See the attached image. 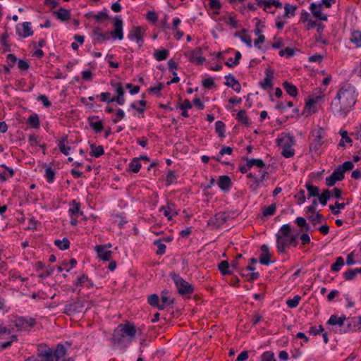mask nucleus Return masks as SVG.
I'll return each instance as SVG.
<instances>
[{
    "label": "nucleus",
    "mask_w": 361,
    "mask_h": 361,
    "mask_svg": "<svg viewBox=\"0 0 361 361\" xmlns=\"http://www.w3.org/2000/svg\"><path fill=\"white\" fill-rule=\"evenodd\" d=\"M54 13L56 15L57 18L62 21L68 20L70 17L69 11L63 8H60L57 11H54Z\"/></svg>",
    "instance_id": "c9c22d12"
},
{
    "label": "nucleus",
    "mask_w": 361,
    "mask_h": 361,
    "mask_svg": "<svg viewBox=\"0 0 361 361\" xmlns=\"http://www.w3.org/2000/svg\"><path fill=\"white\" fill-rule=\"evenodd\" d=\"M146 30L142 26H133L128 35V38L137 43L139 47L144 44V36Z\"/></svg>",
    "instance_id": "0eeeda50"
},
{
    "label": "nucleus",
    "mask_w": 361,
    "mask_h": 361,
    "mask_svg": "<svg viewBox=\"0 0 361 361\" xmlns=\"http://www.w3.org/2000/svg\"><path fill=\"white\" fill-rule=\"evenodd\" d=\"M232 82L233 83H231L230 82H225L224 84L228 87H232L234 91L239 93L241 90L240 83L235 79V78H232Z\"/></svg>",
    "instance_id": "de8ad7c7"
},
{
    "label": "nucleus",
    "mask_w": 361,
    "mask_h": 361,
    "mask_svg": "<svg viewBox=\"0 0 361 361\" xmlns=\"http://www.w3.org/2000/svg\"><path fill=\"white\" fill-rule=\"evenodd\" d=\"M297 9V6L286 4L284 6V18H290L295 16V11Z\"/></svg>",
    "instance_id": "79ce46f5"
},
{
    "label": "nucleus",
    "mask_w": 361,
    "mask_h": 361,
    "mask_svg": "<svg viewBox=\"0 0 361 361\" xmlns=\"http://www.w3.org/2000/svg\"><path fill=\"white\" fill-rule=\"evenodd\" d=\"M354 165L352 161H347L343 163L342 164L339 165L338 168L340 169L341 172H342L343 174L345 171H350L353 169Z\"/></svg>",
    "instance_id": "603ef678"
},
{
    "label": "nucleus",
    "mask_w": 361,
    "mask_h": 361,
    "mask_svg": "<svg viewBox=\"0 0 361 361\" xmlns=\"http://www.w3.org/2000/svg\"><path fill=\"white\" fill-rule=\"evenodd\" d=\"M351 42L357 47H361V32L354 31L352 34Z\"/></svg>",
    "instance_id": "864d4df0"
},
{
    "label": "nucleus",
    "mask_w": 361,
    "mask_h": 361,
    "mask_svg": "<svg viewBox=\"0 0 361 361\" xmlns=\"http://www.w3.org/2000/svg\"><path fill=\"white\" fill-rule=\"evenodd\" d=\"M110 92H102L99 95L100 100L102 102H104L106 103H111L115 102V100H113V97H111Z\"/></svg>",
    "instance_id": "0e129e2a"
},
{
    "label": "nucleus",
    "mask_w": 361,
    "mask_h": 361,
    "mask_svg": "<svg viewBox=\"0 0 361 361\" xmlns=\"http://www.w3.org/2000/svg\"><path fill=\"white\" fill-rule=\"evenodd\" d=\"M142 165L140 162V158L135 157L133 158L128 165L129 171L133 173H137Z\"/></svg>",
    "instance_id": "e433bc0d"
},
{
    "label": "nucleus",
    "mask_w": 361,
    "mask_h": 361,
    "mask_svg": "<svg viewBox=\"0 0 361 361\" xmlns=\"http://www.w3.org/2000/svg\"><path fill=\"white\" fill-rule=\"evenodd\" d=\"M236 119L238 120V122L241 123L245 126H248L250 124L249 121V118L246 115L245 110L239 111L236 116Z\"/></svg>",
    "instance_id": "4c0bfd02"
},
{
    "label": "nucleus",
    "mask_w": 361,
    "mask_h": 361,
    "mask_svg": "<svg viewBox=\"0 0 361 361\" xmlns=\"http://www.w3.org/2000/svg\"><path fill=\"white\" fill-rule=\"evenodd\" d=\"M227 221V216L224 212H219L211 217L208 221V225L216 228H220Z\"/></svg>",
    "instance_id": "f8f14e48"
},
{
    "label": "nucleus",
    "mask_w": 361,
    "mask_h": 361,
    "mask_svg": "<svg viewBox=\"0 0 361 361\" xmlns=\"http://www.w3.org/2000/svg\"><path fill=\"white\" fill-rule=\"evenodd\" d=\"M176 176L174 171H169L166 175L165 181L166 185H170L176 180Z\"/></svg>",
    "instance_id": "4d7b16f0"
},
{
    "label": "nucleus",
    "mask_w": 361,
    "mask_h": 361,
    "mask_svg": "<svg viewBox=\"0 0 361 361\" xmlns=\"http://www.w3.org/2000/svg\"><path fill=\"white\" fill-rule=\"evenodd\" d=\"M17 61H18V59L14 54H7L6 62H7V65H8L9 67L12 68L13 66H14V65L16 64Z\"/></svg>",
    "instance_id": "774afa93"
},
{
    "label": "nucleus",
    "mask_w": 361,
    "mask_h": 361,
    "mask_svg": "<svg viewBox=\"0 0 361 361\" xmlns=\"http://www.w3.org/2000/svg\"><path fill=\"white\" fill-rule=\"evenodd\" d=\"M310 9L313 16L319 20H327V16L322 13V4H317L312 3L310 6Z\"/></svg>",
    "instance_id": "6ab92c4d"
},
{
    "label": "nucleus",
    "mask_w": 361,
    "mask_h": 361,
    "mask_svg": "<svg viewBox=\"0 0 361 361\" xmlns=\"http://www.w3.org/2000/svg\"><path fill=\"white\" fill-rule=\"evenodd\" d=\"M345 178L344 174L337 167L331 175L326 178V184L328 187L334 186L337 181H341Z\"/></svg>",
    "instance_id": "ddd939ff"
},
{
    "label": "nucleus",
    "mask_w": 361,
    "mask_h": 361,
    "mask_svg": "<svg viewBox=\"0 0 361 361\" xmlns=\"http://www.w3.org/2000/svg\"><path fill=\"white\" fill-rule=\"evenodd\" d=\"M296 51L298 50L291 47H286L284 49L280 50L279 54L280 56H286V57L289 58L293 56Z\"/></svg>",
    "instance_id": "49530a36"
},
{
    "label": "nucleus",
    "mask_w": 361,
    "mask_h": 361,
    "mask_svg": "<svg viewBox=\"0 0 361 361\" xmlns=\"http://www.w3.org/2000/svg\"><path fill=\"white\" fill-rule=\"evenodd\" d=\"M93 33L97 36V38L95 39L96 42L101 43L110 39V32H106L103 33L102 30L99 27L94 28Z\"/></svg>",
    "instance_id": "393cba45"
},
{
    "label": "nucleus",
    "mask_w": 361,
    "mask_h": 361,
    "mask_svg": "<svg viewBox=\"0 0 361 361\" xmlns=\"http://www.w3.org/2000/svg\"><path fill=\"white\" fill-rule=\"evenodd\" d=\"M85 307L84 301H82L80 300H78L77 301L66 304L65 305L63 313L68 316L73 315L76 313H80L83 312V309Z\"/></svg>",
    "instance_id": "1a4fd4ad"
},
{
    "label": "nucleus",
    "mask_w": 361,
    "mask_h": 361,
    "mask_svg": "<svg viewBox=\"0 0 361 361\" xmlns=\"http://www.w3.org/2000/svg\"><path fill=\"white\" fill-rule=\"evenodd\" d=\"M86 281H89V278L86 274H82L76 279L73 282V285L77 286H83Z\"/></svg>",
    "instance_id": "bf43d9fd"
},
{
    "label": "nucleus",
    "mask_w": 361,
    "mask_h": 361,
    "mask_svg": "<svg viewBox=\"0 0 361 361\" xmlns=\"http://www.w3.org/2000/svg\"><path fill=\"white\" fill-rule=\"evenodd\" d=\"M44 269V271L42 272L40 274H39V278L44 279L51 276L53 274L54 268L49 265L47 267H45Z\"/></svg>",
    "instance_id": "e2e57ef3"
},
{
    "label": "nucleus",
    "mask_w": 361,
    "mask_h": 361,
    "mask_svg": "<svg viewBox=\"0 0 361 361\" xmlns=\"http://www.w3.org/2000/svg\"><path fill=\"white\" fill-rule=\"evenodd\" d=\"M154 245H157L158 249L156 254L158 255H162L166 252V245L163 243L162 240H156L154 241Z\"/></svg>",
    "instance_id": "09e8293b"
},
{
    "label": "nucleus",
    "mask_w": 361,
    "mask_h": 361,
    "mask_svg": "<svg viewBox=\"0 0 361 361\" xmlns=\"http://www.w3.org/2000/svg\"><path fill=\"white\" fill-rule=\"evenodd\" d=\"M87 19L90 21H110L111 18L109 16V15L106 12H99L97 14H93L92 13H90L85 15Z\"/></svg>",
    "instance_id": "aec40b11"
},
{
    "label": "nucleus",
    "mask_w": 361,
    "mask_h": 361,
    "mask_svg": "<svg viewBox=\"0 0 361 361\" xmlns=\"http://www.w3.org/2000/svg\"><path fill=\"white\" fill-rule=\"evenodd\" d=\"M265 73H266V76H265L264 80L261 81L259 82L260 87L264 90H267L268 88H271L273 86V84H272L273 72L269 69H267Z\"/></svg>",
    "instance_id": "5701e85b"
},
{
    "label": "nucleus",
    "mask_w": 361,
    "mask_h": 361,
    "mask_svg": "<svg viewBox=\"0 0 361 361\" xmlns=\"http://www.w3.org/2000/svg\"><path fill=\"white\" fill-rule=\"evenodd\" d=\"M159 211L164 212V215L167 217L169 221L172 219L171 214L174 215L178 214L177 212L173 209L169 205L161 207Z\"/></svg>",
    "instance_id": "a19ab883"
},
{
    "label": "nucleus",
    "mask_w": 361,
    "mask_h": 361,
    "mask_svg": "<svg viewBox=\"0 0 361 361\" xmlns=\"http://www.w3.org/2000/svg\"><path fill=\"white\" fill-rule=\"evenodd\" d=\"M170 276L173 281L179 295L183 297H190L193 293V286L187 282L179 274L171 272Z\"/></svg>",
    "instance_id": "7ed1b4c3"
},
{
    "label": "nucleus",
    "mask_w": 361,
    "mask_h": 361,
    "mask_svg": "<svg viewBox=\"0 0 361 361\" xmlns=\"http://www.w3.org/2000/svg\"><path fill=\"white\" fill-rule=\"evenodd\" d=\"M243 159L246 161L247 166L250 169L255 166L259 168H264L266 166L263 160L260 159H249L247 157H243Z\"/></svg>",
    "instance_id": "7c9ffc66"
},
{
    "label": "nucleus",
    "mask_w": 361,
    "mask_h": 361,
    "mask_svg": "<svg viewBox=\"0 0 361 361\" xmlns=\"http://www.w3.org/2000/svg\"><path fill=\"white\" fill-rule=\"evenodd\" d=\"M279 146L283 148L281 154L286 158H290L294 156L295 151L292 148L294 144V137L290 134L286 135L284 137L278 138L276 140Z\"/></svg>",
    "instance_id": "39448f33"
},
{
    "label": "nucleus",
    "mask_w": 361,
    "mask_h": 361,
    "mask_svg": "<svg viewBox=\"0 0 361 361\" xmlns=\"http://www.w3.org/2000/svg\"><path fill=\"white\" fill-rule=\"evenodd\" d=\"M169 51L167 49L157 50L153 54L154 57L159 61H164L167 59Z\"/></svg>",
    "instance_id": "ea45409f"
},
{
    "label": "nucleus",
    "mask_w": 361,
    "mask_h": 361,
    "mask_svg": "<svg viewBox=\"0 0 361 361\" xmlns=\"http://www.w3.org/2000/svg\"><path fill=\"white\" fill-rule=\"evenodd\" d=\"M280 232L282 233L281 235L286 237L289 236L290 234L291 226L289 224H283L280 228Z\"/></svg>",
    "instance_id": "69168bd1"
},
{
    "label": "nucleus",
    "mask_w": 361,
    "mask_h": 361,
    "mask_svg": "<svg viewBox=\"0 0 361 361\" xmlns=\"http://www.w3.org/2000/svg\"><path fill=\"white\" fill-rule=\"evenodd\" d=\"M299 233L295 235H290L289 236L283 237L280 234H276V247L280 253L285 252L286 247L289 245L296 246L298 244V238Z\"/></svg>",
    "instance_id": "423d86ee"
},
{
    "label": "nucleus",
    "mask_w": 361,
    "mask_h": 361,
    "mask_svg": "<svg viewBox=\"0 0 361 361\" xmlns=\"http://www.w3.org/2000/svg\"><path fill=\"white\" fill-rule=\"evenodd\" d=\"M324 130L322 128H318L312 130L310 135V152L319 154V150L324 143Z\"/></svg>",
    "instance_id": "20e7f679"
},
{
    "label": "nucleus",
    "mask_w": 361,
    "mask_h": 361,
    "mask_svg": "<svg viewBox=\"0 0 361 361\" xmlns=\"http://www.w3.org/2000/svg\"><path fill=\"white\" fill-rule=\"evenodd\" d=\"M26 123L33 128H39L40 122L38 115L37 114H32L27 118Z\"/></svg>",
    "instance_id": "473e14b6"
},
{
    "label": "nucleus",
    "mask_w": 361,
    "mask_h": 361,
    "mask_svg": "<svg viewBox=\"0 0 361 361\" xmlns=\"http://www.w3.org/2000/svg\"><path fill=\"white\" fill-rule=\"evenodd\" d=\"M137 333L136 326L133 323L127 322L121 324L116 327L111 338L114 345L121 349H126Z\"/></svg>",
    "instance_id": "f03ea898"
},
{
    "label": "nucleus",
    "mask_w": 361,
    "mask_h": 361,
    "mask_svg": "<svg viewBox=\"0 0 361 361\" xmlns=\"http://www.w3.org/2000/svg\"><path fill=\"white\" fill-rule=\"evenodd\" d=\"M66 353L65 346L59 343L56 345L54 350L51 348V356L49 361H58L59 358L62 357Z\"/></svg>",
    "instance_id": "a211bd4d"
},
{
    "label": "nucleus",
    "mask_w": 361,
    "mask_h": 361,
    "mask_svg": "<svg viewBox=\"0 0 361 361\" xmlns=\"http://www.w3.org/2000/svg\"><path fill=\"white\" fill-rule=\"evenodd\" d=\"M55 171L54 169H52L51 167H47L45 170V178H47V180L48 183H51L54 180L55 178Z\"/></svg>",
    "instance_id": "3c124183"
},
{
    "label": "nucleus",
    "mask_w": 361,
    "mask_h": 361,
    "mask_svg": "<svg viewBox=\"0 0 361 361\" xmlns=\"http://www.w3.org/2000/svg\"><path fill=\"white\" fill-rule=\"evenodd\" d=\"M259 173L261 174L260 178L255 177L254 182L250 185V188L253 190H257L259 186L260 183L263 182L265 179V176L267 174V172L266 171H259Z\"/></svg>",
    "instance_id": "c756f323"
},
{
    "label": "nucleus",
    "mask_w": 361,
    "mask_h": 361,
    "mask_svg": "<svg viewBox=\"0 0 361 361\" xmlns=\"http://www.w3.org/2000/svg\"><path fill=\"white\" fill-rule=\"evenodd\" d=\"M29 25L30 24L16 25V31L20 37L25 38L33 35V31Z\"/></svg>",
    "instance_id": "dca6fc26"
},
{
    "label": "nucleus",
    "mask_w": 361,
    "mask_h": 361,
    "mask_svg": "<svg viewBox=\"0 0 361 361\" xmlns=\"http://www.w3.org/2000/svg\"><path fill=\"white\" fill-rule=\"evenodd\" d=\"M38 357L39 358L32 357L33 361H49L51 356V348L44 344L38 345Z\"/></svg>",
    "instance_id": "9b49d317"
},
{
    "label": "nucleus",
    "mask_w": 361,
    "mask_h": 361,
    "mask_svg": "<svg viewBox=\"0 0 361 361\" xmlns=\"http://www.w3.org/2000/svg\"><path fill=\"white\" fill-rule=\"evenodd\" d=\"M114 29L110 32V37L122 40L123 39V24H114Z\"/></svg>",
    "instance_id": "a878e982"
},
{
    "label": "nucleus",
    "mask_w": 361,
    "mask_h": 361,
    "mask_svg": "<svg viewBox=\"0 0 361 361\" xmlns=\"http://www.w3.org/2000/svg\"><path fill=\"white\" fill-rule=\"evenodd\" d=\"M260 250L262 253L259 258V263L263 265H269L271 262L270 260L271 255L269 252V246L264 244L261 246Z\"/></svg>",
    "instance_id": "f3484780"
},
{
    "label": "nucleus",
    "mask_w": 361,
    "mask_h": 361,
    "mask_svg": "<svg viewBox=\"0 0 361 361\" xmlns=\"http://www.w3.org/2000/svg\"><path fill=\"white\" fill-rule=\"evenodd\" d=\"M300 300H301V297L300 295H295L293 298L288 299L286 301V304L289 308H295L298 305Z\"/></svg>",
    "instance_id": "5fc2aeb1"
},
{
    "label": "nucleus",
    "mask_w": 361,
    "mask_h": 361,
    "mask_svg": "<svg viewBox=\"0 0 361 361\" xmlns=\"http://www.w3.org/2000/svg\"><path fill=\"white\" fill-rule=\"evenodd\" d=\"M94 250L97 252V257L103 261H109L112 257V251L106 249V246L102 245H96Z\"/></svg>",
    "instance_id": "4468645a"
},
{
    "label": "nucleus",
    "mask_w": 361,
    "mask_h": 361,
    "mask_svg": "<svg viewBox=\"0 0 361 361\" xmlns=\"http://www.w3.org/2000/svg\"><path fill=\"white\" fill-rule=\"evenodd\" d=\"M308 219L312 222L313 225H316L317 223H320L323 219V216L319 212L315 214H312L310 216H308Z\"/></svg>",
    "instance_id": "052dcab7"
},
{
    "label": "nucleus",
    "mask_w": 361,
    "mask_h": 361,
    "mask_svg": "<svg viewBox=\"0 0 361 361\" xmlns=\"http://www.w3.org/2000/svg\"><path fill=\"white\" fill-rule=\"evenodd\" d=\"M276 209V204L272 203L269 207L264 208L262 210L263 216L265 217L270 216L274 214Z\"/></svg>",
    "instance_id": "a18cd8bd"
},
{
    "label": "nucleus",
    "mask_w": 361,
    "mask_h": 361,
    "mask_svg": "<svg viewBox=\"0 0 361 361\" xmlns=\"http://www.w3.org/2000/svg\"><path fill=\"white\" fill-rule=\"evenodd\" d=\"M344 264V259L341 257L336 258V262L331 265V270L334 271H338L341 270V267Z\"/></svg>",
    "instance_id": "6e6d98bb"
},
{
    "label": "nucleus",
    "mask_w": 361,
    "mask_h": 361,
    "mask_svg": "<svg viewBox=\"0 0 361 361\" xmlns=\"http://www.w3.org/2000/svg\"><path fill=\"white\" fill-rule=\"evenodd\" d=\"M54 245L57 246L60 250H65L69 248L70 242L67 238H63L62 240H55Z\"/></svg>",
    "instance_id": "c03bdc74"
},
{
    "label": "nucleus",
    "mask_w": 361,
    "mask_h": 361,
    "mask_svg": "<svg viewBox=\"0 0 361 361\" xmlns=\"http://www.w3.org/2000/svg\"><path fill=\"white\" fill-rule=\"evenodd\" d=\"M357 94L355 87L346 84L341 87L331 104V111L335 116L345 117L355 105Z\"/></svg>",
    "instance_id": "f257e3e1"
},
{
    "label": "nucleus",
    "mask_w": 361,
    "mask_h": 361,
    "mask_svg": "<svg viewBox=\"0 0 361 361\" xmlns=\"http://www.w3.org/2000/svg\"><path fill=\"white\" fill-rule=\"evenodd\" d=\"M306 189L307 190V198L317 197L319 194V189L317 186L312 185L310 182L306 183Z\"/></svg>",
    "instance_id": "2f4dec72"
},
{
    "label": "nucleus",
    "mask_w": 361,
    "mask_h": 361,
    "mask_svg": "<svg viewBox=\"0 0 361 361\" xmlns=\"http://www.w3.org/2000/svg\"><path fill=\"white\" fill-rule=\"evenodd\" d=\"M261 361H276L272 351H266L261 356Z\"/></svg>",
    "instance_id": "13d9d810"
},
{
    "label": "nucleus",
    "mask_w": 361,
    "mask_h": 361,
    "mask_svg": "<svg viewBox=\"0 0 361 361\" xmlns=\"http://www.w3.org/2000/svg\"><path fill=\"white\" fill-rule=\"evenodd\" d=\"M283 87L290 96L295 97L298 95V88L288 81L283 82Z\"/></svg>",
    "instance_id": "c85d7f7f"
},
{
    "label": "nucleus",
    "mask_w": 361,
    "mask_h": 361,
    "mask_svg": "<svg viewBox=\"0 0 361 361\" xmlns=\"http://www.w3.org/2000/svg\"><path fill=\"white\" fill-rule=\"evenodd\" d=\"M91 151L90 154L92 157H99L104 154V147L102 145L97 146L95 144H90Z\"/></svg>",
    "instance_id": "72a5a7b5"
},
{
    "label": "nucleus",
    "mask_w": 361,
    "mask_h": 361,
    "mask_svg": "<svg viewBox=\"0 0 361 361\" xmlns=\"http://www.w3.org/2000/svg\"><path fill=\"white\" fill-rule=\"evenodd\" d=\"M15 326L18 331H29L36 324L32 317H18L14 320Z\"/></svg>",
    "instance_id": "6e6552de"
},
{
    "label": "nucleus",
    "mask_w": 361,
    "mask_h": 361,
    "mask_svg": "<svg viewBox=\"0 0 361 361\" xmlns=\"http://www.w3.org/2000/svg\"><path fill=\"white\" fill-rule=\"evenodd\" d=\"M218 185L223 191H228L232 185L231 179L228 176H221L218 181Z\"/></svg>",
    "instance_id": "4be33fe9"
},
{
    "label": "nucleus",
    "mask_w": 361,
    "mask_h": 361,
    "mask_svg": "<svg viewBox=\"0 0 361 361\" xmlns=\"http://www.w3.org/2000/svg\"><path fill=\"white\" fill-rule=\"evenodd\" d=\"M215 130L221 138L225 137L226 125L221 121H217L215 123Z\"/></svg>",
    "instance_id": "58836bf2"
},
{
    "label": "nucleus",
    "mask_w": 361,
    "mask_h": 361,
    "mask_svg": "<svg viewBox=\"0 0 361 361\" xmlns=\"http://www.w3.org/2000/svg\"><path fill=\"white\" fill-rule=\"evenodd\" d=\"M356 322L354 320V317L348 318L347 319V323H344V326L342 329H339L336 330V332L340 334L354 332L356 331L357 324H355Z\"/></svg>",
    "instance_id": "2eb2a0df"
},
{
    "label": "nucleus",
    "mask_w": 361,
    "mask_h": 361,
    "mask_svg": "<svg viewBox=\"0 0 361 361\" xmlns=\"http://www.w3.org/2000/svg\"><path fill=\"white\" fill-rule=\"evenodd\" d=\"M96 118H98V116H93L89 117L88 123L95 133H99L103 130L104 125L102 121H94V120Z\"/></svg>",
    "instance_id": "b1692460"
},
{
    "label": "nucleus",
    "mask_w": 361,
    "mask_h": 361,
    "mask_svg": "<svg viewBox=\"0 0 361 361\" xmlns=\"http://www.w3.org/2000/svg\"><path fill=\"white\" fill-rule=\"evenodd\" d=\"M234 36L239 37L241 41L245 43L248 47H252V39L250 36L247 35V30L243 29L240 32H235Z\"/></svg>",
    "instance_id": "bb28decb"
},
{
    "label": "nucleus",
    "mask_w": 361,
    "mask_h": 361,
    "mask_svg": "<svg viewBox=\"0 0 361 361\" xmlns=\"http://www.w3.org/2000/svg\"><path fill=\"white\" fill-rule=\"evenodd\" d=\"M159 300H160V299H159V295L155 293L149 295L147 297V302L152 307L157 306L158 303L159 302Z\"/></svg>",
    "instance_id": "8fccbe9b"
},
{
    "label": "nucleus",
    "mask_w": 361,
    "mask_h": 361,
    "mask_svg": "<svg viewBox=\"0 0 361 361\" xmlns=\"http://www.w3.org/2000/svg\"><path fill=\"white\" fill-rule=\"evenodd\" d=\"M68 212L71 216L73 215H82L83 212L80 211V203L76 200H73L72 207L69 209Z\"/></svg>",
    "instance_id": "f704fd0d"
},
{
    "label": "nucleus",
    "mask_w": 361,
    "mask_h": 361,
    "mask_svg": "<svg viewBox=\"0 0 361 361\" xmlns=\"http://www.w3.org/2000/svg\"><path fill=\"white\" fill-rule=\"evenodd\" d=\"M111 85L116 94V96L113 97V100H115L119 105H123L126 100L124 98L125 90L121 82H111Z\"/></svg>",
    "instance_id": "9d476101"
},
{
    "label": "nucleus",
    "mask_w": 361,
    "mask_h": 361,
    "mask_svg": "<svg viewBox=\"0 0 361 361\" xmlns=\"http://www.w3.org/2000/svg\"><path fill=\"white\" fill-rule=\"evenodd\" d=\"M219 270L222 275H231L233 274V270L231 269L230 264L228 261H221L218 265Z\"/></svg>",
    "instance_id": "cd10ccee"
},
{
    "label": "nucleus",
    "mask_w": 361,
    "mask_h": 361,
    "mask_svg": "<svg viewBox=\"0 0 361 361\" xmlns=\"http://www.w3.org/2000/svg\"><path fill=\"white\" fill-rule=\"evenodd\" d=\"M346 320L347 318L344 314H342L339 317L335 314H332L326 324L331 326H338L339 329H342L344 326V323Z\"/></svg>",
    "instance_id": "412c9836"
},
{
    "label": "nucleus",
    "mask_w": 361,
    "mask_h": 361,
    "mask_svg": "<svg viewBox=\"0 0 361 361\" xmlns=\"http://www.w3.org/2000/svg\"><path fill=\"white\" fill-rule=\"evenodd\" d=\"M202 85L207 89H212L216 87L212 78L209 77L202 80Z\"/></svg>",
    "instance_id": "680f3d73"
},
{
    "label": "nucleus",
    "mask_w": 361,
    "mask_h": 361,
    "mask_svg": "<svg viewBox=\"0 0 361 361\" xmlns=\"http://www.w3.org/2000/svg\"><path fill=\"white\" fill-rule=\"evenodd\" d=\"M356 276L355 271L353 269H348L343 273V278L346 281L353 280Z\"/></svg>",
    "instance_id": "338daca9"
},
{
    "label": "nucleus",
    "mask_w": 361,
    "mask_h": 361,
    "mask_svg": "<svg viewBox=\"0 0 361 361\" xmlns=\"http://www.w3.org/2000/svg\"><path fill=\"white\" fill-rule=\"evenodd\" d=\"M339 134L341 136V140L338 144L339 147H345V142L350 144L353 142V140L348 136L346 130H341Z\"/></svg>",
    "instance_id": "37998d69"
}]
</instances>
